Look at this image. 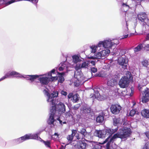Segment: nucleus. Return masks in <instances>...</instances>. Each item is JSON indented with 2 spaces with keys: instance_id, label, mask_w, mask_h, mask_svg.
<instances>
[{
  "instance_id": "nucleus-1",
  "label": "nucleus",
  "mask_w": 149,
  "mask_h": 149,
  "mask_svg": "<svg viewBox=\"0 0 149 149\" xmlns=\"http://www.w3.org/2000/svg\"><path fill=\"white\" fill-rule=\"evenodd\" d=\"M118 130V128H116L114 129L107 128L105 130H96L94 134L96 136L100 138H105L108 136L107 138L102 143V144H104L106 143V149H108L107 148V144L110 141V139L111 138L110 137L112 134L116 132ZM113 142H111L109 145V149H113V147L111 146V145Z\"/></svg>"
},
{
  "instance_id": "nucleus-2",
  "label": "nucleus",
  "mask_w": 149,
  "mask_h": 149,
  "mask_svg": "<svg viewBox=\"0 0 149 149\" xmlns=\"http://www.w3.org/2000/svg\"><path fill=\"white\" fill-rule=\"evenodd\" d=\"M131 133V130L130 128L126 127H122L120 129L118 133L114 135L110 139V141L107 144V148H109V145L111 142H113L117 138H120L121 139L127 138L130 136Z\"/></svg>"
},
{
  "instance_id": "nucleus-3",
  "label": "nucleus",
  "mask_w": 149,
  "mask_h": 149,
  "mask_svg": "<svg viewBox=\"0 0 149 149\" xmlns=\"http://www.w3.org/2000/svg\"><path fill=\"white\" fill-rule=\"evenodd\" d=\"M39 76L38 75H22L19 73L15 71H9L3 77H5V79L9 78L11 77H16L18 78L23 77L26 78V79L29 80L31 83H32L34 80L38 77Z\"/></svg>"
},
{
  "instance_id": "nucleus-4",
  "label": "nucleus",
  "mask_w": 149,
  "mask_h": 149,
  "mask_svg": "<svg viewBox=\"0 0 149 149\" xmlns=\"http://www.w3.org/2000/svg\"><path fill=\"white\" fill-rule=\"evenodd\" d=\"M42 132V131H39L36 133L26 134L20 138L13 140V142L16 144H18L30 139H33L40 141L41 139L38 136Z\"/></svg>"
},
{
  "instance_id": "nucleus-5",
  "label": "nucleus",
  "mask_w": 149,
  "mask_h": 149,
  "mask_svg": "<svg viewBox=\"0 0 149 149\" xmlns=\"http://www.w3.org/2000/svg\"><path fill=\"white\" fill-rule=\"evenodd\" d=\"M132 78V75L129 71H127L126 76L122 77L119 80L118 85L120 88H125L127 87L129 83L130 80Z\"/></svg>"
},
{
  "instance_id": "nucleus-6",
  "label": "nucleus",
  "mask_w": 149,
  "mask_h": 149,
  "mask_svg": "<svg viewBox=\"0 0 149 149\" xmlns=\"http://www.w3.org/2000/svg\"><path fill=\"white\" fill-rule=\"evenodd\" d=\"M76 70L74 75L75 79L74 85L75 86L77 87L80 84L83 83L85 81L84 80V77L81 70Z\"/></svg>"
},
{
  "instance_id": "nucleus-7",
  "label": "nucleus",
  "mask_w": 149,
  "mask_h": 149,
  "mask_svg": "<svg viewBox=\"0 0 149 149\" xmlns=\"http://www.w3.org/2000/svg\"><path fill=\"white\" fill-rule=\"evenodd\" d=\"M45 95L47 97V101L49 102L50 104L53 105L55 103V97H57L58 94V92L56 91H54L52 93L50 94L46 90H44L43 91Z\"/></svg>"
},
{
  "instance_id": "nucleus-8",
  "label": "nucleus",
  "mask_w": 149,
  "mask_h": 149,
  "mask_svg": "<svg viewBox=\"0 0 149 149\" xmlns=\"http://www.w3.org/2000/svg\"><path fill=\"white\" fill-rule=\"evenodd\" d=\"M38 80L40 81L41 86L47 85L50 81H53V80L56 79V77H51L50 78L46 74L42 75H38Z\"/></svg>"
},
{
  "instance_id": "nucleus-9",
  "label": "nucleus",
  "mask_w": 149,
  "mask_h": 149,
  "mask_svg": "<svg viewBox=\"0 0 149 149\" xmlns=\"http://www.w3.org/2000/svg\"><path fill=\"white\" fill-rule=\"evenodd\" d=\"M115 44L114 42H113L110 39H107L102 41H100L98 43L99 47L102 46L104 48L109 49Z\"/></svg>"
},
{
  "instance_id": "nucleus-10",
  "label": "nucleus",
  "mask_w": 149,
  "mask_h": 149,
  "mask_svg": "<svg viewBox=\"0 0 149 149\" xmlns=\"http://www.w3.org/2000/svg\"><path fill=\"white\" fill-rule=\"evenodd\" d=\"M92 90L93 91L94 94L93 95H91V98L92 97L93 99L94 98H97L98 100H100V97H101L100 93L101 91L105 93L108 92V90H106L105 87H101L99 88H95V89H92Z\"/></svg>"
},
{
  "instance_id": "nucleus-11",
  "label": "nucleus",
  "mask_w": 149,
  "mask_h": 149,
  "mask_svg": "<svg viewBox=\"0 0 149 149\" xmlns=\"http://www.w3.org/2000/svg\"><path fill=\"white\" fill-rule=\"evenodd\" d=\"M56 107L54 105L52 106V109H50L49 113V117L48 121V124L51 125L53 124L55 120L54 119L55 115H56L57 111L55 110Z\"/></svg>"
},
{
  "instance_id": "nucleus-12",
  "label": "nucleus",
  "mask_w": 149,
  "mask_h": 149,
  "mask_svg": "<svg viewBox=\"0 0 149 149\" xmlns=\"http://www.w3.org/2000/svg\"><path fill=\"white\" fill-rule=\"evenodd\" d=\"M56 100H55V103L53 104H52V106L54 105L56 107L55 110L57 112V113H58V116L61 115V114L64 113L65 111V107L64 104L61 102H60L57 105H55Z\"/></svg>"
},
{
  "instance_id": "nucleus-13",
  "label": "nucleus",
  "mask_w": 149,
  "mask_h": 149,
  "mask_svg": "<svg viewBox=\"0 0 149 149\" xmlns=\"http://www.w3.org/2000/svg\"><path fill=\"white\" fill-rule=\"evenodd\" d=\"M128 60L125 56L123 55L118 58V63L122 68L125 69L127 65Z\"/></svg>"
},
{
  "instance_id": "nucleus-14",
  "label": "nucleus",
  "mask_w": 149,
  "mask_h": 149,
  "mask_svg": "<svg viewBox=\"0 0 149 149\" xmlns=\"http://www.w3.org/2000/svg\"><path fill=\"white\" fill-rule=\"evenodd\" d=\"M110 53V51L109 49H104L97 53L95 56L97 58L100 59L102 57H106L108 56Z\"/></svg>"
},
{
  "instance_id": "nucleus-15",
  "label": "nucleus",
  "mask_w": 149,
  "mask_h": 149,
  "mask_svg": "<svg viewBox=\"0 0 149 149\" xmlns=\"http://www.w3.org/2000/svg\"><path fill=\"white\" fill-rule=\"evenodd\" d=\"M121 108V107L119 104H112L110 107V110L112 113L116 115L120 113Z\"/></svg>"
},
{
  "instance_id": "nucleus-16",
  "label": "nucleus",
  "mask_w": 149,
  "mask_h": 149,
  "mask_svg": "<svg viewBox=\"0 0 149 149\" xmlns=\"http://www.w3.org/2000/svg\"><path fill=\"white\" fill-rule=\"evenodd\" d=\"M143 95L142 102L143 103H146L149 100V89L146 88L143 93Z\"/></svg>"
},
{
  "instance_id": "nucleus-17",
  "label": "nucleus",
  "mask_w": 149,
  "mask_h": 149,
  "mask_svg": "<svg viewBox=\"0 0 149 149\" xmlns=\"http://www.w3.org/2000/svg\"><path fill=\"white\" fill-rule=\"evenodd\" d=\"M89 66V62L88 61H86L82 63L81 65L80 63L77 64L74 68L76 70H81V68H87Z\"/></svg>"
},
{
  "instance_id": "nucleus-18",
  "label": "nucleus",
  "mask_w": 149,
  "mask_h": 149,
  "mask_svg": "<svg viewBox=\"0 0 149 149\" xmlns=\"http://www.w3.org/2000/svg\"><path fill=\"white\" fill-rule=\"evenodd\" d=\"M77 132L76 130H73L72 131V134L71 135H69L67 137V140L71 142L72 140L73 137L75 136L78 139H81L78 135V134H77Z\"/></svg>"
},
{
  "instance_id": "nucleus-19",
  "label": "nucleus",
  "mask_w": 149,
  "mask_h": 149,
  "mask_svg": "<svg viewBox=\"0 0 149 149\" xmlns=\"http://www.w3.org/2000/svg\"><path fill=\"white\" fill-rule=\"evenodd\" d=\"M70 64L67 61H65L62 64L60 65V66L58 68V69L60 71L63 70L65 69L67 70L68 68L69 67Z\"/></svg>"
},
{
  "instance_id": "nucleus-20",
  "label": "nucleus",
  "mask_w": 149,
  "mask_h": 149,
  "mask_svg": "<svg viewBox=\"0 0 149 149\" xmlns=\"http://www.w3.org/2000/svg\"><path fill=\"white\" fill-rule=\"evenodd\" d=\"M64 74V73H58V77H56V79L53 80V81H55L58 80V82L61 83H62L64 80V79L63 76Z\"/></svg>"
},
{
  "instance_id": "nucleus-21",
  "label": "nucleus",
  "mask_w": 149,
  "mask_h": 149,
  "mask_svg": "<svg viewBox=\"0 0 149 149\" xmlns=\"http://www.w3.org/2000/svg\"><path fill=\"white\" fill-rule=\"evenodd\" d=\"M137 17L139 20L142 22L146 21V19L147 18V15L145 13H141L137 15Z\"/></svg>"
},
{
  "instance_id": "nucleus-22",
  "label": "nucleus",
  "mask_w": 149,
  "mask_h": 149,
  "mask_svg": "<svg viewBox=\"0 0 149 149\" xmlns=\"http://www.w3.org/2000/svg\"><path fill=\"white\" fill-rule=\"evenodd\" d=\"M91 108L87 105H84L83 107L81 108V112L82 113L86 114L90 113Z\"/></svg>"
},
{
  "instance_id": "nucleus-23",
  "label": "nucleus",
  "mask_w": 149,
  "mask_h": 149,
  "mask_svg": "<svg viewBox=\"0 0 149 149\" xmlns=\"http://www.w3.org/2000/svg\"><path fill=\"white\" fill-rule=\"evenodd\" d=\"M80 56L78 55H74L72 56V61L73 63L77 64L79 63L81 61V60L80 58Z\"/></svg>"
},
{
  "instance_id": "nucleus-24",
  "label": "nucleus",
  "mask_w": 149,
  "mask_h": 149,
  "mask_svg": "<svg viewBox=\"0 0 149 149\" xmlns=\"http://www.w3.org/2000/svg\"><path fill=\"white\" fill-rule=\"evenodd\" d=\"M141 114L144 117L149 118V110L144 109L141 111Z\"/></svg>"
},
{
  "instance_id": "nucleus-25",
  "label": "nucleus",
  "mask_w": 149,
  "mask_h": 149,
  "mask_svg": "<svg viewBox=\"0 0 149 149\" xmlns=\"http://www.w3.org/2000/svg\"><path fill=\"white\" fill-rule=\"evenodd\" d=\"M116 84V80L114 79H111L107 82V86L109 87H113Z\"/></svg>"
},
{
  "instance_id": "nucleus-26",
  "label": "nucleus",
  "mask_w": 149,
  "mask_h": 149,
  "mask_svg": "<svg viewBox=\"0 0 149 149\" xmlns=\"http://www.w3.org/2000/svg\"><path fill=\"white\" fill-rule=\"evenodd\" d=\"M79 98V95L77 94H76L73 95L72 99H71V100L74 102H77L78 101Z\"/></svg>"
},
{
  "instance_id": "nucleus-27",
  "label": "nucleus",
  "mask_w": 149,
  "mask_h": 149,
  "mask_svg": "<svg viewBox=\"0 0 149 149\" xmlns=\"http://www.w3.org/2000/svg\"><path fill=\"white\" fill-rule=\"evenodd\" d=\"M143 47V46L141 44L138 45L136 47L134 48V51L135 53H136L140 51Z\"/></svg>"
},
{
  "instance_id": "nucleus-28",
  "label": "nucleus",
  "mask_w": 149,
  "mask_h": 149,
  "mask_svg": "<svg viewBox=\"0 0 149 149\" xmlns=\"http://www.w3.org/2000/svg\"><path fill=\"white\" fill-rule=\"evenodd\" d=\"M87 145L86 143L81 141L80 142L79 149H86Z\"/></svg>"
},
{
  "instance_id": "nucleus-29",
  "label": "nucleus",
  "mask_w": 149,
  "mask_h": 149,
  "mask_svg": "<svg viewBox=\"0 0 149 149\" xmlns=\"http://www.w3.org/2000/svg\"><path fill=\"white\" fill-rule=\"evenodd\" d=\"M98 47H99L98 46V44L96 45H93L91 46L90 48L91 49V52L93 53H95L97 51V49Z\"/></svg>"
},
{
  "instance_id": "nucleus-30",
  "label": "nucleus",
  "mask_w": 149,
  "mask_h": 149,
  "mask_svg": "<svg viewBox=\"0 0 149 149\" xmlns=\"http://www.w3.org/2000/svg\"><path fill=\"white\" fill-rule=\"evenodd\" d=\"M129 8L128 5L124 3H123L122 8V10L124 12H126L128 10Z\"/></svg>"
},
{
  "instance_id": "nucleus-31",
  "label": "nucleus",
  "mask_w": 149,
  "mask_h": 149,
  "mask_svg": "<svg viewBox=\"0 0 149 149\" xmlns=\"http://www.w3.org/2000/svg\"><path fill=\"white\" fill-rule=\"evenodd\" d=\"M104 120V118L103 116L100 115L98 116L96 119V121L97 122L101 123Z\"/></svg>"
},
{
  "instance_id": "nucleus-32",
  "label": "nucleus",
  "mask_w": 149,
  "mask_h": 149,
  "mask_svg": "<svg viewBox=\"0 0 149 149\" xmlns=\"http://www.w3.org/2000/svg\"><path fill=\"white\" fill-rule=\"evenodd\" d=\"M95 61H88V62H89V65H90V64H91L93 65H95V62H96L99 61V59L98 58H96V56H95Z\"/></svg>"
},
{
  "instance_id": "nucleus-33",
  "label": "nucleus",
  "mask_w": 149,
  "mask_h": 149,
  "mask_svg": "<svg viewBox=\"0 0 149 149\" xmlns=\"http://www.w3.org/2000/svg\"><path fill=\"white\" fill-rule=\"evenodd\" d=\"M120 118H115L113 119V124L114 125H117L119 123Z\"/></svg>"
},
{
  "instance_id": "nucleus-34",
  "label": "nucleus",
  "mask_w": 149,
  "mask_h": 149,
  "mask_svg": "<svg viewBox=\"0 0 149 149\" xmlns=\"http://www.w3.org/2000/svg\"><path fill=\"white\" fill-rule=\"evenodd\" d=\"M40 141H43L45 146L47 147L50 148V143L49 141H45L41 139Z\"/></svg>"
},
{
  "instance_id": "nucleus-35",
  "label": "nucleus",
  "mask_w": 149,
  "mask_h": 149,
  "mask_svg": "<svg viewBox=\"0 0 149 149\" xmlns=\"http://www.w3.org/2000/svg\"><path fill=\"white\" fill-rule=\"evenodd\" d=\"M80 132L82 135V138H83V136H85V135L86 133V130L84 128H82Z\"/></svg>"
},
{
  "instance_id": "nucleus-36",
  "label": "nucleus",
  "mask_w": 149,
  "mask_h": 149,
  "mask_svg": "<svg viewBox=\"0 0 149 149\" xmlns=\"http://www.w3.org/2000/svg\"><path fill=\"white\" fill-rule=\"evenodd\" d=\"M80 104H77L72 107V109L74 110H77L80 107Z\"/></svg>"
},
{
  "instance_id": "nucleus-37",
  "label": "nucleus",
  "mask_w": 149,
  "mask_h": 149,
  "mask_svg": "<svg viewBox=\"0 0 149 149\" xmlns=\"http://www.w3.org/2000/svg\"><path fill=\"white\" fill-rule=\"evenodd\" d=\"M148 62L147 60H144L141 62V64L143 65L145 67H147L148 65Z\"/></svg>"
},
{
  "instance_id": "nucleus-38",
  "label": "nucleus",
  "mask_w": 149,
  "mask_h": 149,
  "mask_svg": "<svg viewBox=\"0 0 149 149\" xmlns=\"http://www.w3.org/2000/svg\"><path fill=\"white\" fill-rule=\"evenodd\" d=\"M145 20L146 21H145L143 24V27H144V26L145 27V26L146 25L149 26V19L147 18Z\"/></svg>"
},
{
  "instance_id": "nucleus-39",
  "label": "nucleus",
  "mask_w": 149,
  "mask_h": 149,
  "mask_svg": "<svg viewBox=\"0 0 149 149\" xmlns=\"http://www.w3.org/2000/svg\"><path fill=\"white\" fill-rule=\"evenodd\" d=\"M101 146L100 145L96 144L94 145L92 149H101Z\"/></svg>"
},
{
  "instance_id": "nucleus-40",
  "label": "nucleus",
  "mask_w": 149,
  "mask_h": 149,
  "mask_svg": "<svg viewBox=\"0 0 149 149\" xmlns=\"http://www.w3.org/2000/svg\"><path fill=\"white\" fill-rule=\"evenodd\" d=\"M55 69H53L50 72H48L47 74L48 76L49 77H52V74H54L55 72Z\"/></svg>"
},
{
  "instance_id": "nucleus-41",
  "label": "nucleus",
  "mask_w": 149,
  "mask_h": 149,
  "mask_svg": "<svg viewBox=\"0 0 149 149\" xmlns=\"http://www.w3.org/2000/svg\"><path fill=\"white\" fill-rule=\"evenodd\" d=\"M136 113V111L134 110H131L130 113V115L131 116H133Z\"/></svg>"
},
{
  "instance_id": "nucleus-42",
  "label": "nucleus",
  "mask_w": 149,
  "mask_h": 149,
  "mask_svg": "<svg viewBox=\"0 0 149 149\" xmlns=\"http://www.w3.org/2000/svg\"><path fill=\"white\" fill-rule=\"evenodd\" d=\"M143 149H149V142H147L145 144Z\"/></svg>"
},
{
  "instance_id": "nucleus-43",
  "label": "nucleus",
  "mask_w": 149,
  "mask_h": 149,
  "mask_svg": "<svg viewBox=\"0 0 149 149\" xmlns=\"http://www.w3.org/2000/svg\"><path fill=\"white\" fill-rule=\"evenodd\" d=\"M91 72L95 73L97 71V69L94 67H92L91 68Z\"/></svg>"
},
{
  "instance_id": "nucleus-44",
  "label": "nucleus",
  "mask_w": 149,
  "mask_h": 149,
  "mask_svg": "<svg viewBox=\"0 0 149 149\" xmlns=\"http://www.w3.org/2000/svg\"><path fill=\"white\" fill-rule=\"evenodd\" d=\"M59 136V134H58L57 133H55L54 135H52V138L57 139L58 137Z\"/></svg>"
},
{
  "instance_id": "nucleus-45",
  "label": "nucleus",
  "mask_w": 149,
  "mask_h": 149,
  "mask_svg": "<svg viewBox=\"0 0 149 149\" xmlns=\"http://www.w3.org/2000/svg\"><path fill=\"white\" fill-rule=\"evenodd\" d=\"M144 49L145 50L148 51L149 50V44L145 45L144 47Z\"/></svg>"
},
{
  "instance_id": "nucleus-46",
  "label": "nucleus",
  "mask_w": 149,
  "mask_h": 149,
  "mask_svg": "<svg viewBox=\"0 0 149 149\" xmlns=\"http://www.w3.org/2000/svg\"><path fill=\"white\" fill-rule=\"evenodd\" d=\"M65 118H67L70 116V113L69 112H66L64 114Z\"/></svg>"
},
{
  "instance_id": "nucleus-47",
  "label": "nucleus",
  "mask_w": 149,
  "mask_h": 149,
  "mask_svg": "<svg viewBox=\"0 0 149 149\" xmlns=\"http://www.w3.org/2000/svg\"><path fill=\"white\" fill-rule=\"evenodd\" d=\"M103 114L104 116H107L109 114L108 111L107 110H104V111L103 112Z\"/></svg>"
},
{
  "instance_id": "nucleus-48",
  "label": "nucleus",
  "mask_w": 149,
  "mask_h": 149,
  "mask_svg": "<svg viewBox=\"0 0 149 149\" xmlns=\"http://www.w3.org/2000/svg\"><path fill=\"white\" fill-rule=\"evenodd\" d=\"M73 94L72 93H70L68 95V98H69V99H70L71 98H72V97L73 96Z\"/></svg>"
},
{
  "instance_id": "nucleus-49",
  "label": "nucleus",
  "mask_w": 149,
  "mask_h": 149,
  "mask_svg": "<svg viewBox=\"0 0 149 149\" xmlns=\"http://www.w3.org/2000/svg\"><path fill=\"white\" fill-rule=\"evenodd\" d=\"M61 93L62 95H64V96H66L67 93L66 92L64 91H62L61 92Z\"/></svg>"
},
{
  "instance_id": "nucleus-50",
  "label": "nucleus",
  "mask_w": 149,
  "mask_h": 149,
  "mask_svg": "<svg viewBox=\"0 0 149 149\" xmlns=\"http://www.w3.org/2000/svg\"><path fill=\"white\" fill-rule=\"evenodd\" d=\"M60 116H58V117L56 119L58 120L59 121L60 123L62 125V120H60Z\"/></svg>"
},
{
  "instance_id": "nucleus-51",
  "label": "nucleus",
  "mask_w": 149,
  "mask_h": 149,
  "mask_svg": "<svg viewBox=\"0 0 149 149\" xmlns=\"http://www.w3.org/2000/svg\"><path fill=\"white\" fill-rule=\"evenodd\" d=\"M17 1V0H10V1H9L8 2V3L9 4H10Z\"/></svg>"
},
{
  "instance_id": "nucleus-52",
  "label": "nucleus",
  "mask_w": 149,
  "mask_h": 149,
  "mask_svg": "<svg viewBox=\"0 0 149 149\" xmlns=\"http://www.w3.org/2000/svg\"><path fill=\"white\" fill-rule=\"evenodd\" d=\"M145 84H142V85H139V86L138 87V88H139V90L140 91H141V87H140L141 86H145Z\"/></svg>"
},
{
  "instance_id": "nucleus-53",
  "label": "nucleus",
  "mask_w": 149,
  "mask_h": 149,
  "mask_svg": "<svg viewBox=\"0 0 149 149\" xmlns=\"http://www.w3.org/2000/svg\"><path fill=\"white\" fill-rule=\"evenodd\" d=\"M128 36V34H127V35L123 36V37H122L121 39L126 38Z\"/></svg>"
},
{
  "instance_id": "nucleus-54",
  "label": "nucleus",
  "mask_w": 149,
  "mask_h": 149,
  "mask_svg": "<svg viewBox=\"0 0 149 149\" xmlns=\"http://www.w3.org/2000/svg\"><path fill=\"white\" fill-rule=\"evenodd\" d=\"M128 26V24H127V21H126V32H127V33H126V34H127V33H128V32L127 31H128V28H127Z\"/></svg>"
},
{
  "instance_id": "nucleus-55",
  "label": "nucleus",
  "mask_w": 149,
  "mask_h": 149,
  "mask_svg": "<svg viewBox=\"0 0 149 149\" xmlns=\"http://www.w3.org/2000/svg\"><path fill=\"white\" fill-rule=\"evenodd\" d=\"M131 93H130V96H132L133 95V93H134V91H133L132 90V89H131Z\"/></svg>"
},
{
  "instance_id": "nucleus-56",
  "label": "nucleus",
  "mask_w": 149,
  "mask_h": 149,
  "mask_svg": "<svg viewBox=\"0 0 149 149\" xmlns=\"http://www.w3.org/2000/svg\"><path fill=\"white\" fill-rule=\"evenodd\" d=\"M146 135L147 137L149 138V132H146Z\"/></svg>"
},
{
  "instance_id": "nucleus-57",
  "label": "nucleus",
  "mask_w": 149,
  "mask_h": 149,
  "mask_svg": "<svg viewBox=\"0 0 149 149\" xmlns=\"http://www.w3.org/2000/svg\"><path fill=\"white\" fill-rule=\"evenodd\" d=\"M5 79V77H1V79H0V81L3 80L4 79Z\"/></svg>"
},
{
  "instance_id": "nucleus-58",
  "label": "nucleus",
  "mask_w": 149,
  "mask_h": 149,
  "mask_svg": "<svg viewBox=\"0 0 149 149\" xmlns=\"http://www.w3.org/2000/svg\"><path fill=\"white\" fill-rule=\"evenodd\" d=\"M146 39L147 40L149 39V33L147 35Z\"/></svg>"
},
{
  "instance_id": "nucleus-59",
  "label": "nucleus",
  "mask_w": 149,
  "mask_h": 149,
  "mask_svg": "<svg viewBox=\"0 0 149 149\" xmlns=\"http://www.w3.org/2000/svg\"><path fill=\"white\" fill-rule=\"evenodd\" d=\"M77 117H79V118L80 117V116L79 115H77Z\"/></svg>"
},
{
  "instance_id": "nucleus-60",
  "label": "nucleus",
  "mask_w": 149,
  "mask_h": 149,
  "mask_svg": "<svg viewBox=\"0 0 149 149\" xmlns=\"http://www.w3.org/2000/svg\"><path fill=\"white\" fill-rule=\"evenodd\" d=\"M63 124H65V123H66V122H63Z\"/></svg>"
},
{
  "instance_id": "nucleus-61",
  "label": "nucleus",
  "mask_w": 149,
  "mask_h": 149,
  "mask_svg": "<svg viewBox=\"0 0 149 149\" xmlns=\"http://www.w3.org/2000/svg\"><path fill=\"white\" fill-rule=\"evenodd\" d=\"M143 81H145V82H146V80H145H145H143Z\"/></svg>"
},
{
  "instance_id": "nucleus-62",
  "label": "nucleus",
  "mask_w": 149,
  "mask_h": 149,
  "mask_svg": "<svg viewBox=\"0 0 149 149\" xmlns=\"http://www.w3.org/2000/svg\"><path fill=\"white\" fill-rule=\"evenodd\" d=\"M91 57L92 58H94V57Z\"/></svg>"
},
{
  "instance_id": "nucleus-63",
  "label": "nucleus",
  "mask_w": 149,
  "mask_h": 149,
  "mask_svg": "<svg viewBox=\"0 0 149 149\" xmlns=\"http://www.w3.org/2000/svg\"><path fill=\"white\" fill-rule=\"evenodd\" d=\"M120 51V50H118V52H119Z\"/></svg>"
}]
</instances>
